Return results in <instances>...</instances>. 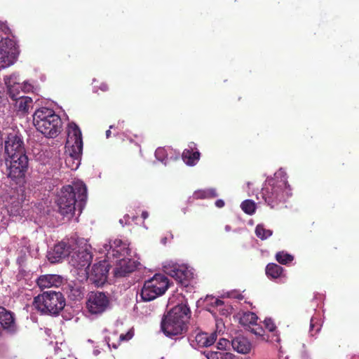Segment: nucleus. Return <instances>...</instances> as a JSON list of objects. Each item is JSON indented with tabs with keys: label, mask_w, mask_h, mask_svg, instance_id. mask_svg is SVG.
Listing matches in <instances>:
<instances>
[{
	"label": "nucleus",
	"mask_w": 359,
	"mask_h": 359,
	"mask_svg": "<svg viewBox=\"0 0 359 359\" xmlns=\"http://www.w3.org/2000/svg\"><path fill=\"white\" fill-rule=\"evenodd\" d=\"M191 311L187 302L178 304L162 318L161 328L167 337L181 335L187 330Z\"/></svg>",
	"instance_id": "f257e3e1"
},
{
	"label": "nucleus",
	"mask_w": 359,
	"mask_h": 359,
	"mask_svg": "<svg viewBox=\"0 0 359 359\" xmlns=\"http://www.w3.org/2000/svg\"><path fill=\"white\" fill-rule=\"evenodd\" d=\"M87 199V188L83 182L62 187L57 195L56 204L59 212L63 216H72L76 210V204L81 207Z\"/></svg>",
	"instance_id": "f03ea898"
},
{
	"label": "nucleus",
	"mask_w": 359,
	"mask_h": 359,
	"mask_svg": "<svg viewBox=\"0 0 359 359\" xmlns=\"http://www.w3.org/2000/svg\"><path fill=\"white\" fill-rule=\"evenodd\" d=\"M291 189L285 175L278 172L275 177L268 180L262 187L259 195L271 208H276L291 196Z\"/></svg>",
	"instance_id": "7ed1b4c3"
},
{
	"label": "nucleus",
	"mask_w": 359,
	"mask_h": 359,
	"mask_svg": "<svg viewBox=\"0 0 359 359\" xmlns=\"http://www.w3.org/2000/svg\"><path fill=\"white\" fill-rule=\"evenodd\" d=\"M33 123L38 131L48 138L58 136L62 127L60 116L53 109L46 107H41L35 111Z\"/></svg>",
	"instance_id": "20e7f679"
},
{
	"label": "nucleus",
	"mask_w": 359,
	"mask_h": 359,
	"mask_svg": "<svg viewBox=\"0 0 359 359\" xmlns=\"http://www.w3.org/2000/svg\"><path fill=\"white\" fill-rule=\"evenodd\" d=\"M32 304L42 314L57 315L65 306V299L60 292L46 291L35 297Z\"/></svg>",
	"instance_id": "39448f33"
},
{
	"label": "nucleus",
	"mask_w": 359,
	"mask_h": 359,
	"mask_svg": "<svg viewBox=\"0 0 359 359\" xmlns=\"http://www.w3.org/2000/svg\"><path fill=\"white\" fill-rule=\"evenodd\" d=\"M168 287V278L165 275L157 273L145 281L140 297L143 302H150L163 294Z\"/></svg>",
	"instance_id": "423d86ee"
},
{
	"label": "nucleus",
	"mask_w": 359,
	"mask_h": 359,
	"mask_svg": "<svg viewBox=\"0 0 359 359\" xmlns=\"http://www.w3.org/2000/svg\"><path fill=\"white\" fill-rule=\"evenodd\" d=\"M67 143L72 144L69 157L79 162L83 151V139L82 133L79 127L74 122L68 125V137ZM79 163H76L78 167Z\"/></svg>",
	"instance_id": "0eeeda50"
},
{
	"label": "nucleus",
	"mask_w": 359,
	"mask_h": 359,
	"mask_svg": "<svg viewBox=\"0 0 359 359\" xmlns=\"http://www.w3.org/2000/svg\"><path fill=\"white\" fill-rule=\"evenodd\" d=\"M8 177L15 181L16 184L25 182V173L28 168V157L22 155L17 158H9Z\"/></svg>",
	"instance_id": "6e6552de"
},
{
	"label": "nucleus",
	"mask_w": 359,
	"mask_h": 359,
	"mask_svg": "<svg viewBox=\"0 0 359 359\" xmlns=\"http://www.w3.org/2000/svg\"><path fill=\"white\" fill-rule=\"evenodd\" d=\"M109 305V299L101 292H90L88 294L86 309L92 315H100L103 313Z\"/></svg>",
	"instance_id": "1a4fd4ad"
},
{
	"label": "nucleus",
	"mask_w": 359,
	"mask_h": 359,
	"mask_svg": "<svg viewBox=\"0 0 359 359\" xmlns=\"http://www.w3.org/2000/svg\"><path fill=\"white\" fill-rule=\"evenodd\" d=\"M107 251V257L111 259L121 258V257H130V249L127 241L115 238L109 241L104 245Z\"/></svg>",
	"instance_id": "9d476101"
},
{
	"label": "nucleus",
	"mask_w": 359,
	"mask_h": 359,
	"mask_svg": "<svg viewBox=\"0 0 359 359\" xmlns=\"http://www.w3.org/2000/svg\"><path fill=\"white\" fill-rule=\"evenodd\" d=\"M5 154L9 158H17L26 155L24 142L20 136L16 134H9L5 141Z\"/></svg>",
	"instance_id": "9b49d317"
},
{
	"label": "nucleus",
	"mask_w": 359,
	"mask_h": 359,
	"mask_svg": "<svg viewBox=\"0 0 359 359\" xmlns=\"http://www.w3.org/2000/svg\"><path fill=\"white\" fill-rule=\"evenodd\" d=\"M109 265L106 261L95 264L90 271L86 270L89 280L97 286L103 285L107 279Z\"/></svg>",
	"instance_id": "f8f14e48"
},
{
	"label": "nucleus",
	"mask_w": 359,
	"mask_h": 359,
	"mask_svg": "<svg viewBox=\"0 0 359 359\" xmlns=\"http://www.w3.org/2000/svg\"><path fill=\"white\" fill-rule=\"evenodd\" d=\"M137 268L136 262L128 257L116 258L114 275L116 278L125 277Z\"/></svg>",
	"instance_id": "ddd939ff"
},
{
	"label": "nucleus",
	"mask_w": 359,
	"mask_h": 359,
	"mask_svg": "<svg viewBox=\"0 0 359 359\" xmlns=\"http://www.w3.org/2000/svg\"><path fill=\"white\" fill-rule=\"evenodd\" d=\"M11 79L12 76L4 78V81L8 88L9 95L13 100L16 101V107L19 111L27 112L32 103V99L27 96H20L19 93H14L15 87L11 84Z\"/></svg>",
	"instance_id": "4468645a"
},
{
	"label": "nucleus",
	"mask_w": 359,
	"mask_h": 359,
	"mask_svg": "<svg viewBox=\"0 0 359 359\" xmlns=\"http://www.w3.org/2000/svg\"><path fill=\"white\" fill-rule=\"evenodd\" d=\"M92 259V253L87 247L85 248H79L78 250L73 252L72 255V265L79 269H84L86 271L89 269Z\"/></svg>",
	"instance_id": "2eb2a0df"
},
{
	"label": "nucleus",
	"mask_w": 359,
	"mask_h": 359,
	"mask_svg": "<svg viewBox=\"0 0 359 359\" xmlns=\"http://www.w3.org/2000/svg\"><path fill=\"white\" fill-rule=\"evenodd\" d=\"M168 273L184 287H187L194 278L191 270L184 265L173 266Z\"/></svg>",
	"instance_id": "dca6fc26"
},
{
	"label": "nucleus",
	"mask_w": 359,
	"mask_h": 359,
	"mask_svg": "<svg viewBox=\"0 0 359 359\" xmlns=\"http://www.w3.org/2000/svg\"><path fill=\"white\" fill-rule=\"evenodd\" d=\"M191 346L195 348H204L212 345L217 337L216 332L208 333L201 330H195L191 334Z\"/></svg>",
	"instance_id": "f3484780"
},
{
	"label": "nucleus",
	"mask_w": 359,
	"mask_h": 359,
	"mask_svg": "<svg viewBox=\"0 0 359 359\" xmlns=\"http://www.w3.org/2000/svg\"><path fill=\"white\" fill-rule=\"evenodd\" d=\"M72 247L67 243L61 241L48 252V259L51 263H57L67 257L72 252Z\"/></svg>",
	"instance_id": "a211bd4d"
},
{
	"label": "nucleus",
	"mask_w": 359,
	"mask_h": 359,
	"mask_svg": "<svg viewBox=\"0 0 359 359\" xmlns=\"http://www.w3.org/2000/svg\"><path fill=\"white\" fill-rule=\"evenodd\" d=\"M201 156L200 152L197 150L194 142H191L188 148L185 149L182 154L184 162L190 166L195 165L199 161Z\"/></svg>",
	"instance_id": "6ab92c4d"
},
{
	"label": "nucleus",
	"mask_w": 359,
	"mask_h": 359,
	"mask_svg": "<svg viewBox=\"0 0 359 359\" xmlns=\"http://www.w3.org/2000/svg\"><path fill=\"white\" fill-rule=\"evenodd\" d=\"M38 286L41 288L59 287L62 283V278L59 275L47 274L41 276L36 280Z\"/></svg>",
	"instance_id": "aec40b11"
},
{
	"label": "nucleus",
	"mask_w": 359,
	"mask_h": 359,
	"mask_svg": "<svg viewBox=\"0 0 359 359\" xmlns=\"http://www.w3.org/2000/svg\"><path fill=\"white\" fill-rule=\"evenodd\" d=\"M0 324L3 329L13 331L15 327L14 313L0 306Z\"/></svg>",
	"instance_id": "412c9836"
},
{
	"label": "nucleus",
	"mask_w": 359,
	"mask_h": 359,
	"mask_svg": "<svg viewBox=\"0 0 359 359\" xmlns=\"http://www.w3.org/2000/svg\"><path fill=\"white\" fill-rule=\"evenodd\" d=\"M231 346L239 353L246 354L251 350V343L243 335H238L231 340Z\"/></svg>",
	"instance_id": "4be33fe9"
},
{
	"label": "nucleus",
	"mask_w": 359,
	"mask_h": 359,
	"mask_svg": "<svg viewBox=\"0 0 359 359\" xmlns=\"http://www.w3.org/2000/svg\"><path fill=\"white\" fill-rule=\"evenodd\" d=\"M265 329L267 330L271 334H267L266 341L271 343L280 342V338L277 331V327L271 318H266L264 320Z\"/></svg>",
	"instance_id": "5701e85b"
},
{
	"label": "nucleus",
	"mask_w": 359,
	"mask_h": 359,
	"mask_svg": "<svg viewBox=\"0 0 359 359\" xmlns=\"http://www.w3.org/2000/svg\"><path fill=\"white\" fill-rule=\"evenodd\" d=\"M257 320L258 317L255 313L248 311L245 312L240 318V323L243 326H247L250 328L251 326L256 324Z\"/></svg>",
	"instance_id": "b1692460"
},
{
	"label": "nucleus",
	"mask_w": 359,
	"mask_h": 359,
	"mask_svg": "<svg viewBox=\"0 0 359 359\" xmlns=\"http://www.w3.org/2000/svg\"><path fill=\"white\" fill-rule=\"evenodd\" d=\"M283 272V267L274 263H270L266 267V274L271 278H279Z\"/></svg>",
	"instance_id": "393cba45"
},
{
	"label": "nucleus",
	"mask_w": 359,
	"mask_h": 359,
	"mask_svg": "<svg viewBox=\"0 0 359 359\" xmlns=\"http://www.w3.org/2000/svg\"><path fill=\"white\" fill-rule=\"evenodd\" d=\"M208 359H234L235 355L230 352H215L208 351L204 352Z\"/></svg>",
	"instance_id": "a878e982"
},
{
	"label": "nucleus",
	"mask_w": 359,
	"mask_h": 359,
	"mask_svg": "<svg viewBox=\"0 0 359 359\" xmlns=\"http://www.w3.org/2000/svg\"><path fill=\"white\" fill-rule=\"evenodd\" d=\"M255 234L261 240H266L273 234V231L271 229H266L264 224H257L255 227Z\"/></svg>",
	"instance_id": "bb28decb"
},
{
	"label": "nucleus",
	"mask_w": 359,
	"mask_h": 359,
	"mask_svg": "<svg viewBox=\"0 0 359 359\" xmlns=\"http://www.w3.org/2000/svg\"><path fill=\"white\" fill-rule=\"evenodd\" d=\"M276 259L280 264H287L293 261L294 257L290 254L281 251L276 253Z\"/></svg>",
	"instance_id": "cd10ccee"
},
{
	"label": "nucleus",
	"mask_w": 359,
	"mask_h": 359,
	"mask_svg": "<svg viewBox=\"0 0 359 359\" xmlns=\"http://www.w3.org/2000/svg\"><path fill=\"white\" fill-rule=\"evenodd\" d=\"M242 210L248 215H253L256 210V205L253 201L245 200L241 205Z\"/></svg>",
	"instance_id": "c85d7f7f"
},
{
	"label": "nucleus",
	"mask_w": 359,
	"mask_h": 359,
	"mask_svg": "<svg viewBox=\"0 0 359 359\" xmlns=\"http://www.w3.org/2000/svg\"><path fill=\"white\" fill-rule=\"evenodd\" d=\"M231 346V341L230 342L228 339L222 338L217 343V348L219 351H215V352H229L230 347Z\"/></svg>",
	"instance_id": "c756f323"
},
{
	"label": "nucleus",
	"mask_w": 359,
	"mask_h": 359,
	"mask_svg": "<svg viewBox=\"0 0 359 359\" xmlns=\"http://www.w3.org/2000/svg\"><path fill=\"white\" fill-rule=\"evenodd\" d=\"M251 332L255 334V335L259 336L262 337V339L266 341L267 334L265 333V330L262 328V327L259 326L257 323L250 328Z\"/></svg>",
	"instance_id": "7c9ffc66"
},
{
	"label": "nucleus",
	"mask_w": 359,
	"mask_h": 359,
	"mask_svg": "<svg viewBox=\"0 0 359 359\" xmlns=\"http://www.w3.org/2000/svg\"><path fill=\"white\" fill-rule=\"evenodd\" d=\"M320 330V325L317 323L315 319L311 318L310 322V333L313 336Z\"/></svg>",
	"instance_id": "2f4dec72"
},
{
	"label": "nucleus",
	"mask_w": 359,
	"mask_h": 359,
	"mask_svg": "<svg viewBox=\"0 0 359 359\" xmlns=\"http://www.w3.org/2000/svg\"><path fill=\"white\" fill-rule=\"evenodd\" d=\"M155 156L157 159L161 161H163L165 156V151L163 148H158L156 150Z\"/></svg>",
	"instance_id": "473e14b6"
},
{
	"label": "nucleus",
	"mask_w": 359,
	"mask_h": 359,
	"mask_svg": "<svg viewBox=\"0 0 359 359\" xmlns=\"http://www.w3.org/2000/svg\"><path fill=\"white\" fill-rule=\"evenodd\" d=\"M134 335V333H133V331L132 330H130L128 331L126 334H121L120 336H119V339H118V344L120 343V341H128L130 340V339L133 338Z\"/></svg>",
	"instance_id": "72a5a7b5"
},
{
	"label": "nucleus",
	"mask_w": 359,
	"mask_h": 359,
	"mask_svg": "<svg viewBox=\"0 0 359 359\" xmlns=\"http://www.w3.org/2000/svg\"><path fill=\"white\" fill-rule=\"evenodd\" d=\"M194 197L196 199L207 198L205 190H198L194 193Z\"/></svg>",
	"instance_id": "f704fd0d"
},
{
	"label": "nucleus",
	"mask_w": 359,
	"mask_h": 359,
	"mask_svg": "<svg viewBox=\"0 0 359 359\" xmlns=\"http://www.w3.org/2000/svg\"><path fill=\"white\" fill-rule=\"evenodd\" d=\"M207 198H215L217 196V191L215 189H205Z\"/></svg>",
	"instance_id": "c9c22d12"
},
{
	"label": "nucleus",
	"mask_w": 359,
	"mask_h": 359,
	"mask_svg": "<svg viewBox=\"0 0 359 359\" xmlns=\"http://www.w3.org/2000/svg\"><path fill=\"white\" fill-rule=\"evenodd\" d=\"M212 302L211 304H212V305H213L215 306H219L224 304L223 301H222L219 299H217V298H212Z\"/></svg>",
	"instance_id": "e433bc0d"
},
{
	"label": "nucleus",
	"mask_w": 359,
	"mask_h": 359,
	"mask_svg": "<svg viewBox=\"0 0 359 359\" xmlns=\"http://www.w3.org/2000/svg\"><path fill=\"white\" fill-rule=\"evenodd\" d=\"M224 204V201L222 199H218L215 201V205L219 208H223Z\"/></svg>",
	"instance_id": "4c0bfd02"
},
{
	"label": "nucleus",
	"mask_w": 359,
	"mask_h": 359,
	"mask_svg": "<svg viewBox=\"0 0 359 359\" xmlns=\"http://www.w3.org/2000/svg\"><path fill=\"white\" fill-rule=\"evenodd\" d=\"M120 344V343L118 344H115V343H110V341H108V346L109 347H112L114 348H117L118 346Z\"/></svg>",
	"instance_id": "58836bf2"
},
{
	"label": "nucleus",
	"mask_w": 359,
	"mask_h": 359,
	"mask_svg": "<svg viewBox=\"0 0 359 359\" xmlns=\"http://www.w3.org/2000/svg\"><path fill=\"white\" fill-rule=\"evenodd\" d=\"M114 128V126H109V129H111V128ZM111 134V130H107V131H106V137H107V138L110 137Z\"/></svg>",
	"instance_id": "ea45409f"
},
{
	"label": "nucleus",
	"mask_w": 359,
	"mask_h": 359,
	"mask_svg": "<svg viewBox=\"0 0 359 359\" xmlns=\"http://www.w3.org/2000/svg\"><path fill=\"white\" fill-rule=\"evenodd\" d=\"M149 217V213L147 211H143L142 212V217L143 219H146Z\"/></svg>",
	"instance_id": "a19ab883"
},
{
	"label": "nucleus",
	"mask_w": 359,
	"mask_h": 359,
	"mask_svg": "<svg viewBox=\"0 0 359 359\" xmlns=\"http://www.w3.org/2000/svg\"><path fill=\"white\" fill-rule=\"evenodd\" d=\"M23 200H24L23 194H22V195H21V197H20V198H18V201H22H22H23Z\"/></svg>",
	"instance_id": "79ce46f5"
},
{
	"label": "nucleus",
	"mask_w": 359,
	"mask_h": 359,
	"mask_svg": "<svg viewBox=\"0 0 359 359\" xmlns=\"http://www.w3.org/2000/svg\"><path fill=\"white\" fill-rule=\"evenodd\" d=\"M165 240H166V238H165L163 239V243H165Z\"/></svg>",
	"instance_id": "37998d69"
}]
</instances>
